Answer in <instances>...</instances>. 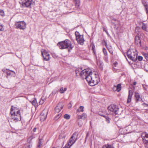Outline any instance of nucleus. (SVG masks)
Wrapping results in <instances>:
<instances>
[{
    "label": "nucleus",
    "instance_id": "obj_48",
    "mask_svg": "<svg viewBox=\"0 0 148 148\" xmlns=\"http://www.w3.org/2000/svg\"><path fill=\"white\" fill-rule=\"evenodd\" d=\"M136 83H136V82H134L133 83V85H135L136 84Z\"/></svg>",
    "mask_w": 148,
    "mask_h": 148
},
{
    "label": "nucleus",
    "instance_id": "obj_38",
    "mask_svg": "<svg viewBox=\"0 0 148 148\" xmlns=\"http://www.w3.org/2000/svg\"><path fill=\"white\" fill-rule=\"evenodd\" d=\"M44 102L41 99L39 102V103L40 105H42L43 103Z\"/></svg>",
    "mask_w": 148,
    "mask_h": 148
},
{
    "label": "nucleus",
    "instance_id": "obj_46",
    "mask_svg": "<svg viewBox=\"0 0 148 148\" xmlns=\"http://www.w3.org/2000/svg\"><path fill=\"white\" fill-rule=\"evenodd\" d=\"M103 30H104V31H105L106 32V33L108 34V32H107L106 29H105V28H104L103 29Z\"/></svg>",
    "mask_w": 148,
    "mask_h": 148
},
{
    "label": "nucleus",
    "instance_id": "obj_35",
    "mask_svg": "<svg viewBox=\"0 0 148 148\" xmlns=\"http://www.w3.org/2000/svg\"><path fill=\"white\" fill-rule=\"evenodd\" d=\"M137 59L139 61H141L143 59V57L141 56H139L137 57Z\"/></svg>",
    "mask_w": 148,
    "mask_h": 148
},
{
    "label": "nucleus",
    "instance_id": "obj_36",
    "mask_svg": "<svg viewBox=\"0 0 148 148\" xmlns=\"http://www.w3.org/2000/svg\"><path fill=\"white\" fill-rule=\"evenodd\" d=\"M61 115L62 114L60 113L58 114V115L55 117V119L56 120L59 119L61 116Z\"/></svg>",
    "mask_w": 148,
    "mask_h": 148
},
{
    "label": "nucleus",
    "instance_id": "obj_44",
    "mask_svg": "<svg viewBox=\"0 0 148 148\" xmlns=\"http://www.w3.org/2000/svg\"><path fill=\"white\" fill-rule=\"evenodd\" d=\"M145 58L147 59H148V54H146Z\"/></svg>",
    "mask_w": 148,
    "mask_h": 148
},
{
    "label": "nucleus",
    "instance_id": "obj_23",
    "mask_svg": "<svg viewBox=\"0 0 148 148\" xmlns=\"http://www.w3.org/2000/svg\"><path fill=\"white\" fill-rule=\"evenodd\" d=\"M67 90V88H63V87H62L60 89V93L62 94L64 93V92L66 91Z\"/></svg>",
    "mask_w": 148,
    "mask_h": 148
},
{
    "label": "nucleus",
    "instance_id": "obj_19",
    "mask_svg": "<svg viewBox=\"0 0 148 148\" xmlns=\"http://www.w3.org/2000/svg\"><path fill=\"white\" fill-rule=\"evenodd\" d=\"M97 63L100 69H102L103 66V62L101 61H97Z\"/></svg>",
    "mask_w": 148,
    "mask_h": 148
},
{
    "label": "nucleus",
    "instance_id": "obj_14",
    "mask_svg": "<svg viewBox=\"0 0 148 148\" xmlns=\"http://www.w3.org/2000/svg\"><path fill=\"white\" fill-rule=\"evenodd\" d=\"M133 92L132 90H129V95L128 97L127 103H129L131 101V98L133 95Z\"/></svg>",
    "mask_w": 148,
    "mask_h": 148
},
{
    "label": "nucleus",
    "instance_id": "obj_42",
    "mask_svg": "<svg viewBox=\"0 0 148 148\" xmlns=\"http://www.w3.org/2000/svg\"><path fill=\"white\" fill-rule=\"evenodd\" d=\"M41 100H42L44 102L45 100L46 99L45 98H44L43 97H42L41 98Z\"/></svg>",
    "mask_w": 148,
    "mask_h": 148
},
{
    "label": "nucleus",
    "instance_id": "obj_6",
    "mask_svg": "<svg viewBox=\"0 0 148 148\" xmlns=\"http://www.w3.org/2000/svg\"><path fill=\"white\" fill-rule=\"evenodd\" d=\"M26 23L24 21L16 22L15 26L16 29L24 30L26 28Z\"/></svg>",
    "mask_w": 148,
    "mask_h": 148
},
{
    "label": "nucleus",
    "instance_id": "obj_52",
    "mask_svg": "<svg viewBox=\"0 0 148 148\" xmlns=\"http://www.w3.org/2000/svg\"><path fill=\"white\" fill-rule=\"evenodd\" d=\"M53 148H55V147H53Z\"/></svg>",
    "mask_w": 148,
    "mask_h": 148
},
{
    "label": "nucleus",
    "instance_id": "obj_45",
    "mask_svg": "<svg viewBox=\"0 0 148 148\" xmlns=\"http://www.w3.org/2000/svg\"><path fill=\"white\" fill-rule=\"evenodd\" d=\"M36 130V127H35L33 130V131L34 132H35Z\"/></svg>",
    "mask_w": 148,
    "mask_h": 148
},
{
    "label": "nucleus",
    "instance_id": "obj_32",
    "mask_svg": "<svg viewBox=\"0 0 148 148\" xmlns=\"http://www.w3.org/2000/svg\"><path fill=\"white\" fill-rule=\"evenodd\" d=\"M101 115V116H103V117H105L106 118V119L107 120V122L108 123H109V122H110V119L109 118V117L107 116H104V115Z\"/></svg>",
    "mask_w": 148,
    "mask_h": 148
},
{
    "label": "nucleus",
    "instance_id": "obj_22",
    "mask_svg": "<svg viewBox=\"0 0 148 148\" xmlns=\"http://www.w3.org/2000/svg\"><path fill=\"white\" fill-rule=\"evenodd\" d=\"M84 107L83 106H80L76 111L77 112H83L84 111Z\"/></svg>",
    "mask_w": 148,
    "mask_h": 148
},
{
    "label": "nucleus",
    "instance_id": "obj_15",
    "mask_svg": "<svg viewBox=\"0 0 148 148\" xmlns=\"http://www.w3.org/2000/svg\"><path fill=\"white\" fill-rule=\"evenodd\" d=\"M84 70H82V68H77L76 69L75 71V72L76 73V75H80L81 77H84L83 76L84 75L85 76V74H83L81 76L80 74V73H82V72L84 71Z\"/></svg>",
    "mask_w": 148,
    "mask_h": 148
},
{
    "label": "nucleus",
    "instance_id": "obj_2",
    "mask_svg": "<svg viewBox=\"0 0 148 148\" xmlns=\"http://www.w3.org/2000/svg\"><path fill=\"white\" fill-rule=\"evenodd\" d=\"M15 109V108L12 107L10 114L12 119L15 122H17L21 120L20 112L19 110Z\"/></svg>",
    "mask_w": 148,
    "mask_h": 148
},
{
    "label": "nucleus",
    "instance_id": "obj_31",
    "mask_svg": "<svg viewBox=\"0 0 148 148\" xmlns=\"http://www.w3.org/2000/svg\"><path fill=\"white\" fill-rule=\"evenodd\" d=\"M74 1L76 2V5L78 6H79L80 3V0H74Z\"/></svg>",
    "mask_w": 148,
    "mask_h": 148
},
{
    "label": "nucleus",
    "instance_id": "obj_7",
    "mask_svg": "<svg viewBox=\"0 0 148 148\" xmlns=\"http://www.w3.org/2000/svg\"><path fill=\"white\" fill-rule=\"evenodd\" d=\"M108 110L112 112V114H118L119 108L117 106L115 105L112 104L110 105L108 107Z\"/></svg>",
    "mask_w": 148,
    "mask_h": 148
},
{
    "label": "nucleus",
    "instance_id": "obj_27",
    "mask_svg": "<svg viewBox=\"0 0 148 148\" xmlns=\"http://www.w3.org/2000/svg\"><path fill=\"white\" fill-rule=\"evenodd\" d=\"M102 148H113V147L110 145H107L103 146Z\"/></svg>",
    "mask_w": 148,
    "mask_h": 148
},
{
    "label": "nucleus",
    "instance_id": "obj_5",
    "mask_svg": "<svg viewBox=\"0 0 148 148\" xmlns=\"http://www.w3.org/2000/svg\"><path fill=\"white\" fill-rule=\"evenodd\" d=\"M77 139V134L74 133L70 138L67 143L66 144L67 146L69 147L72 146L75 142Z\"/></svg>",
    "mask_w": 148,
    "mask_h": 148
},
{
    "label": "nucleus",
    "instance_id": "obj_30",
    "mask_svg": "<svg viewBox=\"0 0 148 148\" xmlns=\"http://www.w3.org/2000/svg\"><path fill=\"white\" fill-rule=\"evenodd\" d=\"M147 26L146 25V24H145L144 23H143V25L142 27V29H143V30H146V29L147 28Z\"/></svg>",
    "mask_w": 148,
    "mask_h": 148
},
{
    "label": "nucleus",
    "instance_id": "obj_50",
    "mask_svg": "<svg viewBox=\"0 0 148 148\" xmlns=\"http://www.w3.org/2000/svg\"><path fill=\"white\" fill-rule=\"evenodd\" d=\"M146 10H147V13H148V9H147V8H146Z\"/></svg>",
    "mask_w": 148,
    "mask_h": 148
},
{
    "label": "nucleus",
    "instance_id": "obj_25",
    "mask_svg": "<svg viewBox=\"0 0 148 148\" xmlns=\"http://www.w3.org/2000/svg\"><path fill=\"white\" fill-rule=\"evenodd\" d=\"M32 103L34 106H36L37 104L36 100L35 99H34L32 101H30Z\"/></svg>",
    "mask_w": 148,
    "mask_h": 148
},
{
    "label": "nucleus",
    "instance_id": "obj_8",
    "mask_svg": "<svg viewBox=\"0 0 148 148\" xmlns=\"http://www.w3.org/2000/svg\"><path fill=\"white\" fill-rule=\"evenodd\" d=\"M75 35L76 40L78 43L83 45L84 41L83 35H80L78 32H75Z\"/></svg>",
    "mask_w": 148,
    "mask_h": 148
},
{
    "label": "nucleus",
    "instance_id": "obj_49",
    "mask_svg": "<svg viewBox=\"0 0 148 148\" xmlns=\"http://www.w3.org/2000/svg\"><path fill=\"white\" fill-rule=\"evenodd\" d=\"M142 105H146V106H148V104H146L145 103H143V104H142Z\"/></svg>",
    "mask_w": 148,
    "mask_h": 148
},
{
    "label": "nucleus",
    "instance_id": "obj_43",
    "mask_svg": "<svg viewBox=\"0 0 148 148\" xmlns=\"http://www.w3.org/2000/svg\"><path fill=\"white\" fill-rule=\"evenodd\" d=\"M41 140H39V142H38V143L39 144V145H38V146H39L40 145H41V143L42 142Z\"/></svg>",
    "mask_w": 148,
    "mask_h": 148
},
{
    "label": "nucleus",
    "instance_id": "obj_17",
    "mask_svg": "<svg viewBox=\"0 0 148 148\" xmlns=\"http://www.w3.org/2000/svg\"><path fill=\"white\" fill-rule=\"evenodd\" d=\"M135 96L137 101H140L142 100V99L140 97V95L139 93L137 92H135Z\"/></svg>",
    "mask_w": 148,
    "mask_h": 148
},
{
    "label": "nucleus",
    "instance_id": "obj_26",
    "mask_svg": "<svg viewBox=\"0 0 148 148\" xmlns=\"http://www.w3.org/2000/svg\"><path fill=\"white\" fill-rule=\"evenodd\" d=\"M103 54L105 56H108V54L107 53V51L106 50L105 48H103Z\"/></svg>",
    "mask_w": 148,
    "mask_h": 148
},
{
    "label": "nucleus",
    "instance_id": "obj_29",
    "mask_svg": "<svg viewBox=\"0 0 148 148\" xmlns=\"http://www.w3.org/2000/svg\"><path fill=\"white\" fill-rule=\"evenodd\" d=\"M33 137L32 136H31L29 137L27 140V142L28 143H30L32 140L33 139Z\"/></svg>",
    "mask_w": 148,
    "mask_h": 148
},
{
    "label": "nucleus",
    "instance_id": "obj_47",
    "mask_svg": "<svg viewBox=\"0 0 148 148\" xmlns=\"http://www.w3.org/2000/svg\"><path fill=\"white\" fill-rule=\"evenodd\" d=\"M112 22H113V21H117L116 19L115 18H113V19L112 20Z\"/></svg>",
    "mask_w": 148,
    "mask_h": 148
},
{
    "label": "nucleus",
    "instance_id": "obj_12",
    "mask_svg": "<svg viewBox=\"0 0 148 148\" xmlns=\"http://www.w3.org/2000/svg\"><path fill=\"white\" fill-rule=\"evenodd\" d=\"M63 105L62 103H59L55 108V111L56 113L59 112L62 108Z\"/></svg>",
    "mask_w": 148,
    "mask_h": 148
},
{
    "label": "nucleus",
    "instance_id": "obj_51",
    "mask_svg": "<svg viewBox=\"0 0 148 148\" xmlns=\"http://www.w3.org/2000/svg\"><path fill=\"white\" fill-rule=\"evenodd\" d=\"M110 52L111 53H112L113 52H111L110 51Z\"/></svg>",
    "mask_w": 148,
    "mask_h": 148
},
{
    "label": "nucleus",
    "instance_id": "obj_40",
    "mask_svg": "<svg viewBox=\"0 0 148 148\" xmlns=\"http://www.w3.org/2000/svg\"><path fill=\"white\" fill-rule=\"evenodd\" d=\"M105 60L107 62L108 61V56L105 57Z\"/></svg>",
    "mask_w": 148,
    "mask_h": 148
},
{
    "label": "nucleus",
    "instance_id": "obj_21",
    "mask_svg": "<svg viewBox=\"0 0 148 148\" xmlns=\"http://www.w3.org/2000/svg\"><path fill=\"white\" fill-rule=\"evenodd\" d=\"M135 42L137 44H138L140 43V40L138 36H136L135 37Z\"/></svg>",
    "mask_w": 148,
    "mask_h": 148
},
{
    "label": "nucleus",
    "instance_id": "obj_1",
    "mask_svg": "<svg viewBox=\"0 0 148 148\" xmlns=\"http://www.w3.org/2000/svg\"><path fill=\"white\" fill-rule=\"evenodd\" d=\"M83 74H85V79L90 86H95L100 81L97 73L95 71L91 72L89 69H85L80 73L81 76Z\"/></svg>",
    "mask_w": 148,
    "mask_h": 148
},
{
    "label": "nucleus",
    "instance_id": "obj_24",
    "mask_svg": "<svg viewBox=\"0 0 148 148\" xmlns=\"http://www.w3.org/2000/svg\"><path fill=\"white\" fill-rule=\"evenodd\" d=\"M116 90L118 91V92H119L121 90V85L120 84H118L116 86Z\"/></svg>",
    "mask_w": 148,
    "mask_h": 148
},
{
    "label": "nucleus",
    "instance_id": "obj_4",
    "mask_svg": "<svg viewBox=\"0 0 148 148\" xmlns=\"http://www.w3.org/2000/svg\"><path fill=\"white\" fill-rule=\"evenodd\" d=\"M137 54L136 51L133 49H129L127 52V55L128 58L135 62L137 60Z\"/></svg>",
    "mask_w": 148,
    "mask_h": 148
},
{
    "label": "nucleus",
    "instance_id": "obj_18",
    "mask_svg": "<svg viewBox=\"0 0 148 148\" xmlns=\"http://www.w3.org/2000/svg\"><path fill=\"white\" fill-rule=\"evenodd\" d=\"M66 135L65 131H61L59 137L60 138H64L66 137Z\"/></svg>",
    "mask_w": 148,
    "mask_h": 148
},
{
    "label": "nucleus",
    "instance_id": "obj_28",
    "mask_svg": "<svg viewBox=\"0 0 148 148\" xmlns=\"http://www.w3.org/2000/svg\"><path fill=\"white\" fill-rule=\"evenodd\" d=\"M64 118L66 119H69L70 118V116L68 114H66L64 115Z\"/></svg>",
    "mask_w": 148,
    "mask_h": 148
},
{
    "label": "nucleus",
    "instance_id": "obj_10",
    "mask_svg": "<svg viewBox=\"0 0 148 148\" xmlns=\"http://www.w3.org/2000/svg\"><path fill=\"white\" fill-rule=\"evenodd\" d=\"M42 55L44 60L48 61L50 60V55L46 50H44L43 51H42Z\"/></svg>",
    "mask_w": 148,
    "mask_h": 148
},
{
    "label": "nucleus",
    "instance_id": "obj_33",
    "mask_svg": "<svg viewBox=\"0 0 148 148\" xmlns=\"http://www.w3.org/2000/svg\"><path fill=\"white\" fill-rule=\"evenodd\" d=\"M4 29V28L3 25L2 24H0V31H3Z\"/></svg>",
    "mask_w": 148,
    "mask_h": 148
},
{
    "label": "nucleus",
    "instance_id": "obj_16",
    "mask_svg": "<svg viewBox=\"0 0 148 148\" xmlns=\"http://www.w3.org/2000/svg\"><path fill=\"white\" fill-rule=\"evenodd\" d=\"M6 72L8 76H12L15 77L16 75L15 73L13 71L7 69Z\"/></svg>",
    "mask_w": 148,
    "mask_h": 148
},
{
    "label": "nucleus",
    "instance_id": "obj_9",
    "mask_svg": "<svg viewBox=\"0 0 148 148\" xmlns=\"http://www.w3.org/2000/svg\"><path fill=\"white\" fill-rule=\"evenodd\" d=\"M142 137L143 138V144L146 148H148V134L146 133L142 134Z\"/></svg>",
    "mask_w": 148,
    "mask_h": 148
},
{
    "label": "nucleus",
    "instance_id": "obj_3",
    "mask_svg": "<svg viewBox=\"0 0 148 148\" xmlns=\"http://www.w3.org/2000/svg\"><path fill=\"white\" fill-rule=\"evenodd\" d=\"M57 45L61 49L66 48L72 49L73 47V46L72 45L70 41L67 39L64 41L59 42L58 43Z\"/></svg>",
    "mask_w": 148,
    "mask_h": 148
},
{
    "label": "nucleus",
    "instance_id": "obj_41",
    "mask_svg": "<svg viewBox=\"0 0 148 148\" xmlns=\"http://www.w3.org/2000/svg\"><path fill=\"white\" fill-rule=\"evenodd\" d=\"M143 88L144 90H147V88H146V86L145 85H143Z\"/></svg>",
    "mask_w": 148,
    "mask_h": 148
},
{
    "label": "nucleus",
    "instance_id": "obj_20",
    "mask_svg": "<svg viewBox=\"0 0 148 148\" xmlns=\"http://www.w3.org/2000/svg\"><path fill=\"white\" fill-rule=\"evenodd\" d=\"M87 115L86 114L83 113L82 115L78 116V118L79 119H85V118L86 117Z\"/></svg>",
    "mask_w": 148,
    "mask_h": 148
},
{
    "label": "nucleus",
    "instance_id": "obj_34",
    "mask_svg": "<svg viewBox=\"0 0 148 148\" xmlns=\"http://www.w3.org/2000/svg\"><path fill=\"white\" fill-rule=\"evenodd\" d=\"M0 15L3 16H4L5 14L4 13V12L3 10H0Z\"/></svg>",
    "mask_w": 148,
    "mask_h": 148
},
{
    "label": "nucleus",
    "instance_id": "obj_13",
    "mask_svg": "<svg viewBox=\"0 0 148 148\" xmlns=\"http://www.w3.org/2000/svg\"><path fill=\"white\" fill-rule=\"evenodd\" d=\"M32 0H24L23 4L26 7H29L33 3Z\"/></svg>",
    "mask_w": 148,
    "mask_h": 148
},
{
    "label": "nucleus",
    "instance_id": "obj_39",
    "mask_svg": "<svg viewBox=\"0 0 148 148\" xmlns=\"http://www.w3.org/2000/svg\"><path fill=\"white\" fill-rule=\"evenodd\" d=\"M27 145V148H30L32 146V145L31 144H28Z\"/></svg>",
    "mask_w": 148,
    "mask_h": 148
},
{
    "label": "nucleus",
    "instance_id": "obj_37",
    "mask_svg": "<svg viewBox=\"0 0 148 148\" xmlns=\"http://www.w3.org/2000/svg\"><path fill=\"white\" fill-rule=\"evenodd\" d=\"M6 2L7 3V5H8V6H9V7H11L12 5V3H9V1H8L7 0L6 1Z\"/></svg>",
    "mask_w": 148,
    "mask_h": 148
},
{
    "label": "nucleus",
    "instance_id": "obj_11",
    "mask_svg": "<svg viewBox=\"0 0 148 148\" xmlns=\"http://www.w3.org/2000/svg\"><path fill=\"white\" fill-rule=\"evenodd\" d=\"M47 112L45 110H43V111L40 114V120L41 121H44L47 118Z\"/></svg>",
    "mask_w": 148,
    "mask_h": 148
}]
</instances>
